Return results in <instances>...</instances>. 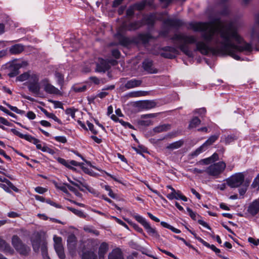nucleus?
Wrapping results in <instances>:
<instances>
[{"label": "nucleus", "mask_w": 259, "mask_h": 259, "mask_svg": "<svg viewBox=\"0 0 259 259\" xmlns=\"http://www.w3.org/2000/svg\"><path fill=\"white\" fill-rule=\"evenodd\" d=\"M189 28L202 32L203 40L197 41L194 36L184 33H176L170 37L173 41L179 42V49L189 57H193V54L187 45L192 44H196V50L203 55H207L210 52L213 55H229L237 60H240L238 53L252 51L251 45L239 34L236 21L224 24L217 18L209 22L191 23Z\"/></svg>", "instance_id": "obj_1"}, {"label": "nucleus", "mask_w": 259, "mask_h": 259, "mask_svg": "<svg viewBox=\"0 0 259 259\" xmlns=\"http://www.w3.org/2000/svg\"><path fill=\"white\" fill-rule=\"evenodd\" d=\"M12 244L16 250L21 255L27 256L30 251V248L23 243L17 235H14L12 238Z\"/></svg>", "instance_id": "obj_2"}, {"label": "nucleus", "mask_w": 259, "mask_h": 259, "mask_svg": "<svg viewBox=\"0 0 259 259\" xmlns=\"http://www.w3.org/2000/svg\"><path fill=\"white\" fill-rule=\"evenodd\" d=\"M226 167V163L224 161H220L211 164L205 169V172L210 176L218 177Z\"/></svg>", "instance_id": "obj_3"}, {"label": "nucleus", "mask_w": 259, "mask_h": 259, "mask_svg": "<svg viewBox=\"0 0 259 259\" xmlns=\"http://www.w3.org/2000/svg\"><path fill=\"white\" fill-rule=\"evenodd\" d=\"M219 134L212 135L210 136L204 143H203L201 146L196 149L194 152L191 153V155L192 157H195L198 156L199 154L205 151L208 147L214 143L219 138Z\"/></svg>", "instance_id": "obj_4"}, {"label": "nucleus", "mask_w": 259, "mask_h": 259, "mask_svg": "<svg viewBox=\"0 0 259 259\" xmlns=\"http://www.w3.org/2000/svg\"><path fill=\"white\" fill-rule=\"evenodd\" d=\"M244 181V175L242 172L236 173L227 180V183L231 188L240 186Z\"/></svg>", "instance_id": "obj_5"}, {"label": "nucleus", "mask_w": 259, "mask_h": 259, "mask_svg": "<svg viewBox=\"0 0 259 259\" xmlns=\"http://www.w3.org/2000/svg\"><path fill=\"white\" fill-rule=\"evenodd\" d=\"M41 87L44 89L45 92L49 94L56 95H62L61 92L52 85L48 78H45L40 81Z\"/></svg>", "instance_id": "obj_6"}, {"label": "nucleus", "mask_w": 259, "mask_h": 259, "mask_svg": "<svg viewBox=\"0 0 259 259\" xmlns=\"http://www.w3.org/2000/svg\"><path fill=\"white\" fill-rule=\"evenodd\" d=\"M143 25L142 21H136L134 22H128L124 21L119 27L121 30L134 31L140 28Z\"/></svg>", "instance_id": "obj_7"}, {"label": "nucleus", "mask_w": 259, "mask_h": 259, "mask_svg": "<svg viewBox=\"0 0 259 259\" xmlns=\"http://www.w3.org/2000/svg\"><path fill=\"white\" fill-rule=\"evenodd\" d=\"M135 218L138 222L143 226L147 233L150 235L156 238L159 236L156 230L154 228H152L149 223L147 222L144 218L139 215H136Z\"/></svg>", "instance_id": "obj_8"}, {"label": "nucleus", "mask_w": 259, "mask_h": 259, "mask_svg": "<svg viewBox=\"0 0 259 259\" xmlns=\"http://www.w3.org/2000/svg\"><path fill=\"white\" fill-rule=\"evenodd\" d=\"M53 239L54 241V248L57 254L60 259H64L65 258V255L64 248L62 244V239L61 237L54 236Z\"/></svg>", "instance_id": "obj_9"}, {"label": "nucleus", "mask_w": 259, "mask_h": 259, "mask_svg": "<svg viewBox=\"0 0 259 259\" xmlns=\"http://www.w3.org/2000/svg\"><path fill=\"white\" fill-rule=\"evenodd\" d=\"M31 242L33 250L35 252H38L39 248L41 249V243L43 242H46L45 240H42L41 235L39 233H36L32 236Z\"/></svg>", "instance_id": "obj_10"}, {"label": "nucleus", "mask_w": 259, "mask_h": 259, "mask_svg": "<svg viewBox=\"0 0 259 259\" xmlns=\"http://www.w3.org/2000/svg\"><path fill=\"white\" fill-rule=\"evenodd\" d=\"M156 106V103L153 100L141 101L137 103V106L141 110H149Z\"/></svg>", "instance_id": "obj_11"}, {"label": "nucleus", "mask_w": 259, "mask_h": 259, "mask_svg": "<svg viewBox=\"0 0 259 259\" xmlns=\"http://www.w3.org/2000/svg\"><path fill=\"white\" fill-rule=\"evenodd\" d=\"M125 32L124 30H121V28L118 27L116 37L118 40L120 45L123 46H127L131 44V40L128 37L123 35Z\"/></svg>", "instance_id": "obj_12"}, {"label": "nucleus", "mask_w": 259, "mask_h": 259, "mask_svg": "<svg viewBox=\"0 0 259 259\" xmlns=\"http://www.w3.org/2000/svg\"><path fill=\"white\" fill-rule=\"evenodd\" d=\"M11 131L15 135L18 136L20 138L24 139L26 141L32 143L33 144H36L37 142H39V140L32 137L29 135H24L20 133L17 130L14 128L11 130Z\"/></svg>", "instance_id": "obj_13"}, {"label": "nucleus", "mask_w": 259, "mask_h": 259, "mask_svg": "<svg viewBox=\"0 0 259 259\" xmlns=\"http://www.w3.org/2000/svg\"><path fill=\"white\" fill-rule=\"evenodd\" d=\"M163 23L167 26L175 28L180 27L184 24V22L182 20L178 19L172 18H168L164 20Z\"/></svg>", "instance_id": "obj_14"}, {"label": "nucleus", "mask_w": 259, "mask_h": 259, "mask_svg": "<svg viewBox=\"0 0 259 259\" xmlns=\"http://www.w3.org/2000/svg\"><path fill=\"white\" fill-rule=\"evenodd\" d=\"M110 68L109 63L104 59H100L97 64L96 71L99 72H105Z\"/></svg>", "instance_id": "obj_15"}, {"label": "nucleus", "mask_w": 259, "mask_h": 259, "mask_svg": "<svg viewBox=\"0 0 259 259\" xmlns=\"http://www.w3.org/2000/svg\"><path fill=\"white\" fill-rule=\"evenodd\" d=\"M108 259H124L123 254L119 248L113 249L108 256Z\"/></svg>", "instance_id": "obj_16"}, {"label": "nucleus", "mask_w": 259, "mask_h": 259, "mask_svg": "<svg viewBox=\"0 0 259 259\" xmlns=\"http://www.w3.org/2000/svg\"><path fill=\"white\" fill-rule=\"evenodd\" d=\"M248 212L252 215H255L259 211V200H255L249 206Z\"/></svg>", "instance_id": "obj_17"}, {"label": "nucleus", "mask_w": 259, "mask_h": 259, "mask_svg": "<svg viewBox=\"0 0 259 259\" xmlns=\"http://www.w3.org/2000/svg\"><path fill=\"white\" fill-rule=\"evenodd\" d=\"M143 67L145 70L150 73H157L156 69L153 66V62L150 60H145L143 63Z\"/></svg>", "instance_id": "obj_18"}, {"label": "nucleus", "mask_w": 259, "mask_h": 259, "mask_svg": "<svg viewBox=\"0 0 259 259\" xmlns=\"http://www.w3.org/2000/svg\"><path fill=\"white\" fill-rule=\"evenodd\" d=\"M151 38H152V37L149 33H141L137 36L136 39L137 42H141L142 44H147Z\"/></svg>", "instance_id": "obj_19"}, {"label": "nucleus", "mask_w": 259, "mask_h": 259, "mask_svg": "<svg viewBox=\"0 0 259 259\" xmlns=\"http://www.w3.org/2000/svg\"><path fill=\"white\" fill-rule=\"evenodd\" d=\"M24 50V46L21 44H16L10 48L9 52L11 54H20Z\"/></svg>", "instance_id": "obj_20"}, {"label": "nucleus", "mask_w": 259, "mask_h": 259, "mask_svg": "<svg viewBox=\"0 0 259 259\" xmlns=\"http://www.w3.org/2000/svg\"><path fill=\"white\" fill-rule=\"evenodd\" d=\"M108 250V244L106 242L101 244L98 251L99 259H104L105 254Z\"/></svg>", "instance_id": "obj_21"}, {"label": "nucleus", "mask_w": 259, "mask_h": 259, "mask_svg": "<svg viewBox=\"0 0 259 259\" xmlns=\"http://www.w3.org/2000/svg\"><path fill=\"white\" fill-rule=\"evenodd\" d=\"M40 83H28V89L31 93L38 95L40 92Z\"/></svg>", "instance_id": "obj_22"}, {"label": "nucleus", "mask_w": 259, "mask_h": 259, "mask_svg": "<svg viewBox=\"0 0 259 259\" xmlns=\"http://www.w3.org/2000/svg\"><path fill=\"white\" fill-rule=\"evenodd\" d=\"M141 83L142 80L137 79H133L126 82V83L125 84V87L127 89H130L135 87H139L140 85H141Z\"/></svg>", "instance_id": "obj_23"}, {"label": "nucleus", "mask_w": 259, "mask_h": 259, "mask_svg": "<svg viewBox=\"0 0 259 259\" xmlns=\"http://www.w3.org/2000/svg\"><path fill=\"white\" fill-rule=\"evenodd\" d=\"M0 250L4 251L6 252L12 253L13 252V249L10 245L8 244L5 240L0 239Z\"/></svg>", "instance_id": "obj_24"}, {"label": "nucleus", "mask_w": 259, "mask_h": 259, "mask_svg": "<svg viewBox=\"0 0 259 259\" xmlns=\"http://www.w3.org/2000/svg\"><path fill=\"white\" fill-rule=\"evenodd\" d=\"M156 16L154 14H151L143 17L142 21L145 22L147 25H153L156 20Z\"/></svg>", "instance_id": "obj_25"}, {"label": "nucleus", "mask_w": 259, "mask_h": 259, "mask_svg": "<svg viewBox=\"0 0 259 259\" xmlns=\"http://www.w3.org/2000/svg\"><path fill=\"white\" fill-rule=\"evenodd\" d=\"M184 144V141L183 140H180L178 141L175 142L171 144H169L168 145L166 146V149H169L170 150H174L175 149H178L182 147Z\"/></svg>", "instance_id": "obj_26"}, {"label": "nucleus", "mask_w": 259, "mask_h": 259, "mask_svg": "<svg viewBox=\"0 0 259 259\" xmlns=\"http://www.w3.org/2000/svg\"><path fill=\"white\" fill-rule=\"evenodd\" d=\"M41 252L44 259H50L48 253L47 242H43L41 243Z\"/></svg>", "instance_id": "obj_27"}, {"label": "nucleus", "mask_w": 259, "mask_h": 259, "mask_svg": "<svg viewBox=\"0 0 259 259\" xmlns=\"http://www.w3.org/2000/svg\"><path fill=\"white\" fill-rule=\"evenodd\" d=\"M170 125L168 124H164L162 125H159L156 127H155L153 131L155 133H161L163 132H165L170 129Z\"/></svg>", "instance_id": "obj_28"}, {"label": "nucleus", "mask_w": 259, "mask_h": 259, "mask_svg": "<svg viewBox=\"0 0 259 259\" xmlns=\"http://www.w3.org/2000/svg\"><path fill=\"white\" fill-rule=\"evenodd\" d=\"M87 90V85H80V84H74L71 88V90L73 91L75 93H81Z\"/></svg>", "instance_id": "obj_29"}, {"label": "nucleus", "mask_w": 259, "mask_h": 259, "mask_svg": "<svg viewBox=\"0 0 259 259\" xmlns=\"http://www.w3.org/2000/svg\"><path fill=\"white\" fill-rule=\"evenodd\" d=\"M76 238L74 235H70L68 237L67 243L69 248H74L75 247Z\"/></svg>", "instance_id": "obj_30"}, {"label": "nucleus", "mask_w": 259, "mask_h": 259, "mask_svg": "<svg viewBox=\"0 0 259 259\" xmlns=\"http://www.w3.org/2000/svg\"><path fill=\"white\" fill-rule=\"evenodd\" d=\"M55 77L57 79L58 84L60 85V89H62L64 85V78L63 75L58 72H56L55 74Z\"/></svg>", "instance_id": "obj_31"}, {"label": "nucleus", "mask_w": 259, "mask_h": 259, "mask_svg": "<svg viewBox=\"0 0 259 259\" xmlns=\"http://www.w3.org/2000/svg\"><path fill=\"white\" fill-rule=\"evenodd\" d=\"M199 242L203 244L205 246L211 248V250L214 251L217 254L220 252V249L217 248L214 245H210L202 239H199Z\"/></svg>", "instance_id": "obj_32"}, {"label": "nucleus", "mask_w": 259, "mask_h": 259, "mask_svg": "<svg viewBox=\"0 0 259 259\" xmlns=\"http://www.w3.org/2000/svg\"><path fill=\"white\" fill-rule=\"evenodd\" d=\"M67 209L72 212L74 214L81 218H85L86 215L81 210L75 209L71 207H67Z\"/></svg>", "instance_id": "obj_33"}, {"label": "nucleus", "mask_w": 259, "mask_h": 259, "mask_svg": "<svg viewBox=\"0 0 259 259\" xmlns=\"http://www.w3.org/2000/svg\"><path fill=\"white\" fill-rule=\"evenodd\" d=\"M82 259H97V255L93 251H87L83 253Z\"/></svg>", "instance_id": "obj_34"}, {"label": "nucleus", "mask_w": 259, "mask_h": 259, "mask_svg": "<svg viewBox=\"0 0 259 259\" xmlns=\"http://www.w3.org/2000/svg\"><path fill=\"white\" fill-rule=\"evenodd\" d=\"M200 120L198 117H195L190 121L189 127L190 128L196 127L200 124Z\"/></svg>", "instance_id": "obj_35"}, {"label": "nucleus", "mask_w": 259, "mask_h": 259, "mask_svg": "<svg viewBox=\"0 0 259 259\" xmlns=\"http://www.w3.org/2000/svg\"><path fill=\"white\" fill-rule=\"evenodd\" d=\"M39 82V76L36 74L30 73L29 77L28 78V83H37Z\"/></svg>", "instance_id": "obj_36"}, {"label": "nucleus", "mask_w": 259, "mask_h": 259, "mask_svg": "<svg viewBox=\"0 0 259 259\" xmlns=\"http://www.w3.org/2000/svg\"><path fill=\"white\" fill-rule=\"evenodd\" d=\"M146 4V1H143L139 3H136L135 4L133 5L134 8H135V10L141 11L144 9L145 6Z\"/></svg>", "instance_id": "obj_37"}, {"label": "nucleus", "mask_w": 259, "mask_h": 259, "mask_svg": "<svg viewBox=\"0 0 259 259\" xmlns=\"http://www.w3.org/2000/svg\"><path fill=\"white\" fill-rule=\"evenodd\" d=\"M40 141L39 140V142H37L36 144H34L36 145V148L39 150H41L43 152H47L50 153L52 152V149L49 148V147L47 146H44L42 147L40 144H39Z\"/></svg>", "instance_id": "obj_38"}, {"label": "nucleus", "mask_w": 259, "mask_h": 259, "mask_svg": "<svg viewBox=\"0 0 259 259\" xmlns=\"http://www.w3.org/2000/svg\"><path fill=\"white\" fill-rule=\"evenodd\" d=\"M30 73V72H26L21 74L17 77L16 80L19 81H23L28 79Z\"/></svg>", "instance_id": "obj_39"}, {"label": "nucleus", "mask_w": 259, "mask_h": 259, "mask_svg": "<svg viewBox=\"0 0 259 259\" xmlns=\"http://www.w3.org/2000/svg\"><path fill=\"white\" fill-rule=\"evenodd\" d=\"M67 179H68V181L71 183L73 185L78 187L81 191H82V189L80 188V186H79V184L81 185L82 186H83L85 188H87L86 186L84 185V184H83L81 182H80V181L79 180H76L75 179V181L77 182V183H76L73 181H72L69 178H67Z\"/></svg>", "instance_id": "obj_40"}, {"label": "nucleus", "mask_w": 259, "mask_h": 259, "mask_svg": "<svg viewBox=\"0 0 259 259\" xmlns=\"http://www.w3.org/2000/svg\"><path fill=\"white\" fill-rule=\"evenodd\" d=\"M176 53H170L167 52H162L161 53V56L163 57H164L165 58H168V59H173L175 58Z\"/></svg>", "instance_id": "obj_41"}, {"label": "nucleus", "mask_w": 259, "mask_h": 259, "mask_svg": "<svg viewBox=\"0 0 259 259\" xmlns=\"http://www.w3.org/2000/svg\"><path fill=\"white\" fill-rule=\"evenodd\" d=\"M19 73V71L18 68H16L15 65H13V68L10 72L9 73L8 75L10 77H14L17 76Z\"/></svg>", "instance_id": "obj_42"}, {"label": "nucleus", "mask_w": 259, "mask_h": 259, "mask_svg": "<svg viewBox=\"0 0 259 259\" xmlns=\"http://www.w3.org/2000/svg\"><path fill=\"white\" fill-rule=\"evenodd\" d=\"M162 50L164 52L178 54L177 49L172 47L166 46L162 48Z\"/></svg>", "instance_id": "obj_43"}, {"label": "nucleus", "mask_w": 259, "mask_h": 259, "mask_svg": "<svg viewBox=\"0 0 259 259\" xmlns=\"http://www.w3.org/2000/svg\"><path fill=\"white\" fill-rule=\"evenodd\" d=\"M28 65V63L26 61H22L14 64L16 68L19 70L20 68L25 67Z\"/></svg>", "instance_id": "obj_44"}, {"label": "nucleus", "mask_w": 259, "mask_h": 259, "mask_svg": "<svg viewBox=\"0 0 259 259\" xmlns=\"http://www.w3.org/2000/svg\"><path fill=\"white\" fill-rule=\"evenodd\" d=\"M187 211L189 213V214L190 217L193 220H196L197 218H200V217L198 214H197L195 212H193L191 208L188 207L187 208Z\"/></svg>", "instance_id": "obj_45"}, {"label": "nucleus", "mask_w": 259, "mask_h": 259, "mask_svg": "<svg viewBox=\"0 0 259 259\" xmlns=\"http://www.w3.org/2000/svg\"><path fill=\"white\" fill-rule=\"evenodd\" d=\"M176 199H180L184 201H187V198L186 196L183 195L180 191H176Z\"/></svg>", "instance_id": "obj_46"}, {"label": "nucleus", "mask_w": 259, "mask_h": 259, "mask_svg": "<svg viewBox=\"0 0 259 259\" xmlns=\"http://www.w3.org/2000/svg\"><path fill=\"white\" fill-rule=\"evenodd\" d=\"M6 185H7L9 187V188L10 189H12L15 192H18L19 191V189L16 187L12 182H11L9 180L7 179V180L6 181Z\"/></svg>", "instance_id": "obj_47"}, {"label": "nucleus", "mask_w": 259, "mask_h": 259, "mask_svg": "<svg viewBox=\"0 0 259 259\" xmlns=\"http://www.w3.org/2000/svg\"><path fill=\"white\" fill-rule=\"evenodd\" d=\"M75 111L76 110L74 108H67L65 110V113L68 115H70L74 119L75 117Z\"/></svg>", "instance_id": "obj_48"}, {"label": "nucleus", "mask_w": 259, "mask_h": 259, "mask_svg": "<svg viewBox=\"0 0 259 259\" xmlns=\"http://www.w3.org/2000/svg\"><path fill=\"white\" fill-rule=\"evenodd\" d=\"M251 187L254 188L257 187V190H259V174L257 175L256 177L254 179L251 184Z\"/></svg>", "instance_id": "obj_49"}, {"label": "nucleus", "mask_w": 259, "mask_h": 259, "mask_svg": "<svg viewBox=\"0 0 259 259\" xmlns=\"http://www.w3.org/2000/svg\"><path fill=\"white\" fill-rule=\"evenodd\" d=\"M135 10L133 6H130L126 10V14L127 17H132L134 14V11Z\"/></svg>", "instance_id": "obj_50"}, {"label": "nucleus", "mask_w": 259, "mask_h": 259, "mask_svg": "<svg viewBox=\"0 0 259 259\" xmlns=\"http://www.w3.org/2000/svg\"><path fill=\"white\" fill-rule=\"evenodd\" d=\"M211 162L212 161L209 157L205 159H201L197 163V164L207 165L211 163Z\"/></svg>", "instance_id": "obj_51"}, {"label": "nucleus", "mask_w": 259, "mask_h": 259, "mask_svg": "<svg viewBox=\"0 0 259 259\" xmlns=\"http://www.w3.org/2000/svg\"><path fill=\"white\" fill-rule=\"evenodd\" d=\"M146 95V92L143 91L135 92L131 93V96L133 97H141Z\"/></svg>", "instance_id": "obj_52"}, {"label": "nucleus", "mask_w": 259, "mask_h": 259, "mask_svg": "<svg viewBox=\"0 0 259 259\" xmlns=\"http://www.w3.org/2000/svg\"><path fill=\"white\" fill-rule=\"evenodd\" d=\"M169 33V30L168 29L165 28L163 29V30H161L159 33V35L160 36L163 37H166L168 36V34Z\"/></svg>", "instance_id": "obj_53"}, {"label": "nucleus", "mask_w": 259, "mask_h": 259, "mask_svg": "<svg viewBox=\"0 0 259 259\" xmlns=\"http://www.w3.org/2000/svg\"><path fill=\"white\" fill-rule=\"evenodd\" d=\"M105 189L106 191H108V195L112 198H115L116 196L113 192L112 190L111 189L110 186H105Z\"/></svg>", "instance_id": "obj_54"}, {"label": "nucleus", "mask_w": 259, "mask_h": 259, "mask_svg": "<svg viewBox=\"0 0 259 259\" xmlns=\"http://www.w3.org/2000/svg\"><path fill=\"white\" fill-rule=\"evenodd\" d=\"M54 138L57 141L62 143H65L67 142V139L64 136H56Z\"/></svg>", "instance_id": "obj_55"}, {"label": "nucleus", "mask_w": 259, "mask_h": 259, "mask_svg": "<svg viewBox=\"0 0 259 259\" xmlns=\"http://www.w3.org/2000/svg\"><path fill=\"white\" fill-rule=\"evenodd\" d=\"M57 161L61 164L66 166L67 167H70V166L68 164V161L62 158H58Z\"/></svg>", "instance_id": "obj_56"}, {"label": "nucleus", "mask_w": 259, "mask_h": 259, "mask_svg": "<svg viewBox=\"0 0 259 259\" xmlns=\"http://www.w3.org/2000/svg\"><path fill=\"white\" fill-rule=\"evenodd\" d=\"M112 55L116 59H119L120 56V53L117 49H114L112 51Z\"/></svg>", "instance_id": "obj_57"}, {"label": "nucleus", "mask_w": 259, "mask_h": 259, "mask_svg": "<svg viewBox=\"0 0 259 259\" xmlns=\"http://www.w3.org/2000/svg\"><path fill=\"white\" fill-rule=\"evenodd\" d=\"M46 202L50 204L51 205H52L53 206H55L56 208H61V206L59 204H57L56 203L52 201L50 199H46Z\"/></svg>", "instance_id": "obj_58"}, {"label": "nucleus", "mask_w": 259, "mask_h": 259, "mask_svg": "<svg viewBox=\"0 0 259 259\" xmlns=\"http://www.w3.org/2000/svg\"><path fill=\"white\" fill-rule=\"evenodd\" d=\"M35 191L39 194H43L47 191V189L41 187H37L35 188Z\"/></svg>", "instance_id": "obj_59"}, {"label": "nucleus", "mask_w": 259, "mask_h": 259, "mask_svg": "<svg viewBox=\"0 0 259 259\" xmlns=\"http://www.w3.org/2000/svg\"><path fill=\"white\" fill-rule=\"evenodd\" d=\"M87 125L90 129V130L94 134H97V131L95 130L94 128V125L92 123L90 122L89 121H87Z\"/></svg>", "instance_id": "obj_60"}, {"label": "nucleus", "mask_w": 259, "mask_h": 259, "mask_svg": "<svg viewBox=\"0 0 259 259\" xmlns=\"http://www.w3.org/2000/svg\"><path fill=\"white\" fill-rule=\"evenodd\" d=\"M49 118H52L55 121L57 122L59 124H61V121L53 113H51L50 115H49Z\"/></svg>", "instance_id": "obj_61"}, {"label": "nucleus", "mask_w": 259, "mask_h": 259, "mask_svg": "<svg viewBox=\"0 0 259 259\" xmlns=\"http://www.w3.org/2000/svg\"><path fill=\"white\" fill-rule=\"evenodd\" d=\"M190 171L193 173V174H202L204 171H205V170H202L198 169L197 168H194L193 169H191Z\"/></svg>", "instance_id": "obj_62"}, {"label": "nucleus", "mask_w": 259, "mask_h": 259, "mask_svg": "<svg viewBox=\"0 0 259 259\" xmlns=\"http://www.w3.org/2000/svg\"><path fill=\"white\" fill-rule=\"evenodd\" d=\"M248 241L250 243H252L255 245H257L259 244V239H258L255 240L252 237H249L248 238Z\"/></svg>", "instance_id": "obj_63"}, {"label": "nucleus", "mask_w": 259, "mask_h": 259, "mask_svg": "<svg viewBox=\"0 0 259 259\" xmlns=\"http://www.w3.org/2000/svg\"><path fill=\"white\" fill-rule=\"evenodd\" d=\"M26 116L29 119H34L36 117L35 113L32 111H28Z\"/></svg>", "instance_id": "obj_64"}]
</instances>
